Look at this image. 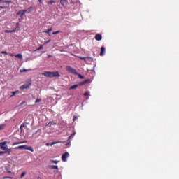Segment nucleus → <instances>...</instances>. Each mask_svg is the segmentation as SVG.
<instances>
[{
    "label": "nucleus",
    "instance_id": "nucleus-22",
    "mask_svg": "<svg viewBox=\"0 0 179 179\" xmlns=\"http://www.w3.org/2000/svg\"><path fill=\"white\" fill-rule=\"evenodd\" d=\"M76 75H78V78H80V79H85V76H82V74H76Z\"/></svg>",
    "mask_w": 179,
    "mask_h": 179
},
{
    "label": "nucleus",
    "instance_id": "nucleus-14",
    "mask_svg": "<svg viewBox=\"0 0 179 179\" xmlns=\"http://www.w3.org/2000/svg\"><path fill=\"white\" fill-rule=\"evenodd\" d=\"M18 93H19V90H17V91H15V92H11L12 95H10V97H13V96H15V94H17Z\"/></svg>",
    "mask_w": 179,
    "mask_h": 179
},
{
    "label": "nucleus",
    "instance_id": "nucleus-18",
    "mask_svg": "<svg viewBox=\"0 0 179 179\" xmlns=\"http://www.w3.org/2000/svg\"><path fill=\"white\" fill-rule=\"evenodd\" d=\"M49 167L52 169H56L57 170H58V166L56 165H50Z\"/></svg>",
    "mask_w": 179,
    "mask_h": 179
},
{
    "label": "nucleus",
    "instance_id": "nucleus-11",
    "mask_svg": "<svg viewBox=\"0 0 179 179\" xmlns=\"http://www.w3.org/2000/svg\"><path fill=\"white\" fill-rule=\"evenodd\" d=\"M106 52V48L104 47H101V53L100 55L102 57L103 55H104V53Z\"/></svg>",
    "mask_w": 179,
    "mask_h": 179
},
{
    "label": "nucleus",
    "instance_id": "nucleus-28",
    "mask_svg": "<svg viewBox=\"0 0 179 179\" xmlns=\"http://www.w3.org/2000/svg\"><path fill=\"white\" fill-rule=\"evenodd\" d=\"M51 163H55V164H57L59 163V161L52 160Z\"/></svg>",
    "mask_w": 179,
    "mask_h": 179
},
{
    "label": "nucleus",
    "instance_id": "nucleus-24",
    "mask_svg": "<svg viewBox=\"0 0 179 179\" xmlns=\"http://www.w3.org/2000/svg\"><path fill=\"white\" fill-rule=\"evenodd\" d=\"M15 145H22V143L20 141V142H15L13 143V146H15Z\"/></svg>",
    "mask_w": 179,
    "mask_h": 179
},
{
    "label": "nucleus",
    "instance_id": "nucleus-35",
    "mask_svg": "<svg viewBox=\"0 0 179 179\" xmlns=\"http://www.w3.org/2000/svg\"><path fill=\"white\" fill-rule=\"evenodd\" d=\"M3 178L13 179V178L10 177V176H5V177H3Z\"/></svg>",
    "mask_w": 179,
    "mask_h": 179
},
{
    "label": "nucleus",
    "instance_id": "nucleus-26",
    "mask_svg": "<svg viewBox=\"0 0 179 179\" xmlns=\"http://www.w3.org/2000/svg\"><path fill=\"white\" fill-rule=\"evenodd\" d=\"M6 125L5 124H1L0 125V131H2L5 128Z\"/></svg>",
    "mask_w": 179,
    "mask_h": 179
},
{
    "label": "nucleus",
    "instance_id": "nucleus-39",
    "mask_svg": "<svg viewBox=\"0 0 179 179\" xmlns=\"http://www.w3.org/2000/svg\"><path fill=\"white\" fill-rule=\"evenodd\" d=\"M22 143H27V141H21V144Z\"/></svg>",
    "mask_w": 179,
    "mask_h": 179
},
{
    "label": "nucleus",
    "instance_id": "nucleus-50",
    "mask_svg": "<svg viewBox=\"0 0 179 179\" xmlns=\"http://www.w3.org/2000/svg\"><path fill=\"white\" fill-rule=\"evenodd\" d=\"M19 25V24H17V26H18Z\"/></svg>",
    "mask_w": 179,
    "mask_h": 179
},
{
    "label": "nucleus",
    "instance_id": "nucleus-37",
    "mask_svg": "<svg viewBox=\"0 0 179 179\" xmlns=\"http://www.w3.org/2000/svg\"><path fill=\"white\" fill-rule=\"evenodd\" d=\"M58 33H59V31H57L52 33V34H58Z\"/></svg>",
    "mask_w": 179,
    "mask_h": 179
},
{
    "label": "nucleus",
    "instance_id": "nucleus-34",
    "mask_svg": "<svg viewBox=\"0 0 179 179\" xmlns=\"http://www.w3.org/2000/svg\"><path fill=\"white\" fill-rule=\"evenodd\" d=\"M41 101V99H38L36 100L35 103H40Z\"/></svg>",
    "mask_w": 179,
    "mask_h": 179
},
{
    "label": "nucleus",
    "instance_id": "nucleus-2",
    "mask_svg": "<svg viewBox=\"0 0 179 179\" xmlns=\"http://www.w3.org/2000/svg\"><path fill=\"white\" fill-rule=\"evenodd\" d=\"M14 149H22L24 150H30V152H34V150H33V148L31 146H27V145H20L18 147L14 148Z\"/></svg>",
    "mask_w": 179,
    "mask_h": 179
},
{
    "label": "nucleus",
    "instance_id": "nucleus-44",
    "mask_svg": "<svg viewBox=\"0 0 179 179\" xmlns=\"http://www.w3.org/2000/svg\"><path fill=\"white\" fill-rule=\"evenodd\" d=\"M51 57H52V55H48V58H51Z\"/></svg>",
    "mask_w": 179,
    "mask_h": 179
},
{
    "label": "nucleus",
    "instance_id": "nucleus-13",
    "mask_svg": "<svg viewBox=\"0 0 179 179\" xmlns=\"http://www.w3.org/2000/svg\"><path fill=\"white\" fill-rule=\"evenodd\" d=\"M78 87H79V85H72L70 87V90H75V89H78Z\"/></svg>",
    "mask_w": 179,
    "mask_h": 179
},
{
    "label": "nucleus",
    "instance_id": "nucleus-49",
    "mask_svg": "<svg viewBox=\"0 0 179 179\" xmlns=\"http://www.w3.org/2000/svg\"><path fill=\"white\" fill-rule=\"evenodd\" d=\"M24 103V102H22V103H21V105L23 104Z\"/></svg>",
    "mask_w": 179,
    "mask_h": 179
},
{
    "label": "nucleus",
    "instance_id": "nucleus-12",
    "mask_svg": "<svg viewBox=\"0 0 179 179\" xmlns=\"http://www.w3.org/2000/svg\"><path fill=\"white\" fill-rule=\"evenodd\" d=\"M15 57H16L17 58H19L20 59H23V55H22V54H20V53L17 54V55H15Z\"/></svg>",
    "mask_w": 179,
    "mask_h": 179
},
{
    "label": "nucleus",
    "instance_id": "nucleus-32",
    "mask_svg": "<svg viewBox=\"0 0 179 179\" xmlns=\"http://www.w3.org/2000/svg\"><path fill=\"white\" fill-rule=\"evenodd\" d=\"M26 176V172H23L22 174H21V178H23V176Z\"/></svg>",
    "mask_w": 179,
    "mask_h": 179
},
{
    "label": "nucleus",
    "instance_id": "nucleus-15",
    "mask_svg": "<svg viewBox=\"0 0 179 179\" xmlns=\"http://www.w3.org/2000/svg\"><path fill=\"white\" fill-rule=\"evenodd\" d=\"M89 82V80H86L85 81H83L80 83V86H83V85H86L87 83Z\"/></svg>",
    "mask_w": 179,
    "mask_h": 179
},
{
    "label": "nucleus",
    "instance_id": "nucleus-9",
    "mask_svg": "<svg viewBox=\"0 0 179 179\" xmlns=\"http://www.w3.org/2000/svg\"><path fill=\"white\" fill-rule=\"evenodd\" d=\"M60 3L62 6L68 5V0H60Z\"/></svg>",
    "mask_w": 179,
    "mask_h": 179
},
{
    "label": "nucleus",
    "instance_id": "nucleus-45",
    "mask_svg": "<svg viewBox=\"0 0 179 179\" xmlns=\"http://www.w3.org/2000/svg\"><path fill=\"white\" fill-rule=\"evenodd\" d=\"M46 146H50V144L49 143H47Z\"/></svg>",
    "mask_w": 179,
    "mask_h": 179
},
{
    "label": "nucleus",
    "instance_id": "nucleus-25",
    "mask_svg": "<svg viewBox=\"0 0 179 179\" xmlns=\"http://www.w3.org/2000/svg\"><path fill=\"white\" fill-rule=\"evenodd\" d=\"M52 3H55V1H50L48 2V5H52Z\"/></svg>",
    "mask_w": 179,
    "mask_h": 179
},
{
    "label": "nucleus",
    "instance_id": "nucleus-31",
    "mask_svg": "<svg viewBox=\"0 0 179 179\" xmlns=\"http://www.w3.org/2000/svg\"><path fill=\"white\" fill-rule=\"evenodd\" d=\"M15 31H16V29L12 31H7L8 33H15Z\"/></svg>",
    "mask_w": 179,
    "mask_h": 179
},
{
    "label": "nucleus",
    "instance_id": "nucleus-20",
    "mask_svg": "<svg viewBox=\"0 0 179 179\" xmlns=\"http://www.w3.org/2000/svg\"><path fill=\"white\" fill-rule=\"evenodd\" d=\"M57 143H61V141L52 142V143L50 144V146H52V145H57Z\"/></svg>",
    "mask_w": 179,
    "mask_h": 179
},
{
    "label": "nucleus",
    "instance_id": "nucleus-48",
    "mask_svg": "<svg viewBox=\"0 0 179 179\" xmlns=\"http://www.w3.org/2000/svg\"><path fill=\"white\" fill-rule=\"evenodd\" d=\"M23 127H24V126H23V125H21V126H20V128H23Z\"/></svg>",
    "mask_w": 179,
    "mask_h": 179
},
{
    "label": "nucleus",
    "instance_id": "nucleus-33",
    "mask_svg": "<svg viewBox=\"0 0 179 179\" xmlns=\"http://www.w3.org/2000/svg\"><path fill=\"white\" fill-rule=\"evenodd\" d=\"M80 59H82L83 61H85V59H86V57H79Z\"/></svg>",
    "mask_w": 179,
    "mask_h": 179
},
{
    "label": "nucleus",
    "instance_id": "nucleus-46",
    "mask_svg": "<svg viewBox=\"0 0 179 179\" xmlns=\"http://www.w3.org/2000/svg\"><path fill=\"white\" fill-rule=\"evenodd\" d=\"M38 2H39L40 3H43V1H42L41 0H38Z\"/></svg>",
    "mask_w": 179,
    "mask_h": 179
},
{
    "label": "nucleus",
    "instance_id": "nucleus-29",
    "mask_svg": "<svg viewBox=\"0 0 179 179\" xmlns=\"http://www.w3.org/2000/svg\"><path fill=\"white\" fill-rule=\"evenodd\" d=\"M75 132L73 133L69 137V139H71V138H73V136H75Z\"/></svg>",
    "mask_w": 179,
    "mask_h": 179
},
{
    "label": "nucleus",
    "instance_id": "nucleus-38",
    "mask_svg": "<svg viewBox=\"0 0 179 179\" xmlns=\"http://www.w3.org/2000/svg\"><path fill=\"white\" fill-rule=\"evenodd\" d=\"M1 54H8V52H6V51H2V52H1Z\"/></svg>",
    "mask_w": 179,
    "mask_h": 179
},
{
    "label": "nucleus",
    "instance_id": "nucleus-27",
    "mask_svg": "<svg viewBox=\"0 0 179 179\" xmlns=\"http://www.w3.org/2000/svg\"><path fill=\"white\" fill-rule=\"evenodd\" d=\"M27 71H29L28 69H21L20 70V72H27Z\"/></svg>",
    "mask_w": 179,
    "mask_h": 179
},
{
    "label": "nucleus",
    "instance_id": "nucleus-21",
    "mask_svg": "<svg viewBox=\"0 0 179 179\" xmlns=\"http://www.w3.org/2000/svg\"><path fill=\"white\" fill-rule=\"evenodd\" d=\"M43 47H44V45H41L40 47L36 49V51H38L40 50H43Z\"/></svg>",
    "mask_w": 179,
    "mask_h": 179
},
{
    "label": "nucleus",
    "instance_id": "nucleus-7",
    "mask_svg": "<svg viewBox=\"0 0 179 179\" xmlns=\"http://www.w3.org/2000/svg\"><path fill=\"white\" fill-rule=\"evenodd\" d=\"M69 157V152H65L64 154L62 155V162H66V159Z\"/></svg>",
    "mask_w": 179,
    "mask_h": 179
},
{
    "label": "nucleus",
    "instance_id": "nucleus-40",
    "mask_svg": "<svg viewBox=\"0 0 179 179\" xmlns=\"http://www.w3.org/2000/svg\"><path fill=\"white\" fill-rule=\"evenodd\" d=\"M77 118H78V117L74 116V117H73V121H75V120H76Z\"/></svg>",
    "mask_w": 179,
    "mask_h": 179
},
{
    "label": "nucleus",
    "instance_id": "nucleus-4",
    "mask_svg": "<svg viewBox=\"0 0 179 179\" xmlns=\"http://www.w3.org/2000/svg\"><path fill=\"white\" fill-rule=\"evenodd\" d=\"M6 143H8L6 141L0 143V149H1V150H8V146L6 145Z\"/></svg>",
    "mask_w": 179,
    "mask_h": 179
},
{
    "label": "nucleus",
    "instance_id": "nucleus-17",
    "mask_svg": "<svg viewBox=\"0 0 179 179\" xmlns=\"http://www.w3.org/2000/svg\"><path fill=\"white\" fill-rule=\"evenodd\" d=\"M52 125H55V123L54 122H50L46 124V127H52Z\"/></svg>",
    "mask_w": 179,
    "mask_h": 179
},
{
    "label": "nucleus",
    "instance_id": "nucleus-3",
    "mask_svg": "<svg viewBox=\"0 0 179 179\" xmlns=\"http://www.w3.org/2000/svg\"><path fill=\"white\" fill-rule=\"evenodd\" d=\"M66 71H67V72H69V73H73V75H79V73H78L76 70L71 66H67L66 67Z\"/></svg>",
    "mask_w": 179,
    "mask_h": 179
},
{
    "label": "nucleus",
    "instance_id": "nucleus-42",
    "mask_svg": "<svg viewBox=\"0 0 179 179\" xmlns=\"http://www.w3.org/2000/svg\"><path fill=\"white\" fill-rule=\"evenodd\" d=\"M84 96H89V93H85V94H84Z\"/></svg>",
    "mask_w": 179,
    "mask_h": 179
},
{
    "label": "nucleus",
    "instance_id": "nucleus-6",
    "mask_svg": "<svg viewBox=\"0 0 179 179\" xmlns=\"http://www.w3.org/2000/svg\"><path fill=\"white\" fill-rule=\"evenodd\" d=\"M30 86H31V83H29L28 84L23 85L20 87V90H24V89H30Z\"/></svg>",
    "mask_w": 179,
    "mask_h": 179
},
{
    "label": "nucleus",
    "instance_id": "nucleus-41",
    "mask_svg": "<svg viewBox=\"0 0 179 179\" xmlns=\"http://www.w3.org/2000/svg\"><path fill=\"white\" fill-rule=\"evenodd\" d=\"M50 41H51V40H49V41H46V42L45 43V44H47V43H50Z\"/></svg>",
    "mask_w": 179,
    "mask_h": 179
},
{
    "label": "nucleus",
    "instance_id": "nucleus-36",
    "mask_svg": "<svg viewBox=\"0 0 179 179\" xmlns=\"http://www.w3.org/2000/svg\"><path fill=\"white\" fill-rule=\"evenodd\" d=\"M22 13H23V10L19 11V12L17 13V15H20V16H22Z\"/></svg>",
    "mask_w": 179,
    "mask_h": 179
},
{
    "label": "nucleus",
    "instance_id": "nucleus-43",
    "mask_svg": "<svg viewBox=\"0 0 179 179\" xmlns=\"http://www.w3.org/2000/svg\"><path fill=\"white\" fill-rule=\"evenodd\" d=\"M6 170L7 171L8 173H10V171L8 170V168H6Z\"/></svg>",
    "mask_w": 179,
    "mask_h": 179
},
{
    "label": "nucleus",
    "instance_id": "nucleus-30",
    "mask_svg": "<svg viewBox=\"0 0 179 179\" xmlns=\"http://www.w3.org/2000/svg\"><path fill=\"white\" fill-rule=\"evenodd\" d=\"M6 152L5 151H0V156H2V155H5Z\"/></svg>",
    "mask_w": 179,
    "mask_h": 179
},
{
    "label": "nucleus",
    "instance_id": "nucleus-1",
    "mask_svg": "<svg viewBox=\"0 0 179 179\" xmlns=\"http://www.w3.org/2000/svg\"><path fill=\"white\" fill-rule=\"evenodd\" d=\"M41 75H43V76H45L46 78H59L61 77V75L59 74V72L58 71H45L41 73Z\"/></svg>",
    "mask_w": 179,
    "mask_h": 179
},
{
    "label": "nucleus",
    "instance_id": "nucleus-47",
    "mask_svg": "<svg viewBox=\"0 0 179 179\" xmlns=\"http://www.w3.org/2000/svg\"><path fill=\"white\" fill-rule=\"evenodd\" d=\"M10 57H13V55L12 53L9 54Z\"/></svg>",
    "mask_w": 179,
    "mask_h": 179
},
{
    "label": "nucleus",
    "instance_id": "nucleus-8",
    "mask_svg": "<svg viewBox=\"0 0 179 179\" xmlns=\"http://www.w3.org/2000/svg\"><path fill=\"white\" fill-rule=\"evenodd\" d=\"M0 3H1L2 5H8V3H12V1L0 0Z\"/></svg>",
    "mask_w": 179,
    "mask_h": 179
},
{
    "label": "nucleus",
    "instance_id": "nucleus-19",
    "mask_svg": "<svg viewBox=\"0 0 179 179\" xmlns=\"http://www.w3.org/2000/svg\"><path fill=\"white\" fill-rule=\"evenodd\" d=\"M6 151H5V152H6V153H8V155H10V153H11V152H12V150L11 149H7V150H6Z\"/></svg>",
    "mask_w": 179,
    "mask_h": 179
},
{
    "label": "nucleus",
    "instance_id": "nucleus-5",
    "mask_svg": "<svg viewBox=\"0 0 179 179\" xmlns=\"http://www.w3.org/2000/svg\"><path fill=\"white\" fill-rule=\"evenodd\" d=\"M31 10H33V7L32 6L28 8L27 10H22V13H21V17L24 15H26V13H30V12H31Z\"/></svg>",
    "mask_w": 179,
    "mask_h": 179
},
{
    "label": "nucleus",
    "instance_id": "nucleus-23",
    "mask_svg": "<svg viewBox=\"0 0 179 179\" xmlns=\"http://www.w3.org/2000/svg\"><path fill=\"white\" fill-rule=\"evenodd\" d=\"M1 9H6V8H9V6L4 5L3 6H0Z\"/></svg>",
    "mask_w": 179,
    "mask_h": 179
},
{
    "label": "nucleus",
    "instance_id": "nucleus-16",
    "mask_svg": "<svg viewBox=\"0 0 179 179\" xmlns=\"http://www.w3.org/2000/svg\"><path fill=\"white\" fill-rule=\"evenodd\" d=\"M50 31H52V28H49L47 31H43V33H46L47 34H50Z\"/></svg>",
    "mask_w": 179,
    "mask_h": 179
},
{
    "label": "nucleus",
    "instance_id": "nucleus-10",
    "mask_svg": "<svg viewBox=\"0 0 179 179\" xmlns=\"http://www.w3.org/2000/svg\"><path fill=\"white\" fill-rule=\"evenodd\" d=\"M102 38L101 34H98L95 36V40H96L97 41H100Z\"/></svg>",
    "mask_w": 179,
    "mask_h": 179
}]
</instances>
